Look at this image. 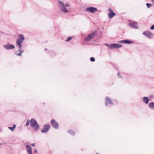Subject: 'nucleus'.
Masks as SVG:
<instances>
[{
  "label": "nucleus",
  "mask_w": 154,
  "mask_h": 154,
  "mask_svg": "<svg viewBox=\"0 0 154 154\" xmlns=\"http://www.w3.org/2000/svg\"><path fill=\"white\" fill-rule=\"evenodd\" d=\"M59 4L61 11L64 13H68L69 11L66 9V7H69V3H66L65 5L63 4L62 2L60 1L58 2Z\"/></svg>",
  "instance_id": "1"
},
{
  "label": "nucleus",
  "mask_w": 154,
  "mask_h": 154,
  "mask_svg": "<svg viewBox=\"0 0 154 154\" xmlns=\"http://www.w3.org/2000/svg\"><path fill=\"white\" fill-rule=\"evenodd\" d=\"M19 37L16 40V44L19 47L20 49L22 48V43L24 40V37L23 34H20L19 35Z\"/></svg>",
  "instance_id": "2"
},
{
  "label": "nucleus",
  "mask_w": 154,
  "mask_h": 154,
  "mask_svg": "<svg viewBox=\"0 0 154 154\" xmlns=\"http://www.w3.org/2000/svg\"><path fill=\"white\" fill-rule=\"evenodd\" d=\"M30 126L35 131H37L39 129V126L36 120L34 119H32L30 120Z\"/></svg>",
  "instance_id": "3"
},
{
  "label": "nucleus",
  "mask_w": 154,
  "mask_h": 154,
  "mask_svg": "<svg viewBox=\"0 0 154 154\" xmlns=\"http://www.w3.org/2000/svg\"><path fill=\"white\" fill-rule=\"evenodd\" d=\"M96 33V31L95 30L93 31L91 34H89L88 35L87 38H85V40L87 41L91 40L93 38L94 35Z\"/></svg>",
  "instance_id": "4"
},
{
  "label": "nucleus",
  "mask_w": 154,
  "mask_h": 154,
  "mask_svg": "<svg viewBox=\"0 0 154 154\" xmlns=\"http://www.w3.org/2000/svg\"><path fill=\"white\" fill-rule=\"evenodd\" d=\"M97 8L92 7H89L87 8L85 11L87 12L94 13L97 11Z\"/></svg>",
  "instance_id": "5"
},
{
  "label": "nucleus",
  "mask_w": 154,
  "mask_h": 154,
  "mask_svg": "<svg viewBox=\"0 0 154 154\" xmlns=\"http://www.w3.org/2000/svg\"><path fill=\"white\" fill-rule=\"evenodd\" d=\"M108 11H109V13L108 14V15L109 18H112L116 15L115 13L110 8H109Z\"/></svg>",
  "instance_id": "6"
},
{
  "label": "nucleus",
  "mask_w": 154,
  "mask_h": 154,
  "mask_svg": "<svg viewBox=\"0 0 154 154\" xmlns=\"http://www.w3.org/2000/svg\"><path fill=\"white\" fill-rule=\"evenodd\" d=\"M51 123L53 127L56 129H57L58 128V123L55 120L52 119L51 121Z\"/></svg>",
  "instance_id": "7"
},
{
  "label": "nucleus",
  "mask_w": 154,
  "mask_h": 154,
  "mask_svg": "<svg viewBox=\"0 0 154 154\" xmlns=\"http://www.w3.org/2000/svg\"><path fill=\"white\" fill-rule=\"evenodd\" d=\"M50 128V125H45L44 126V128L42 130V132L43 133H46L49 130Z\"/></svg>",
  "instance_id": "8"
},
{
  "label": "nucleus",
  "mask_w": 154,
  "mask_h": 154,
  "mask_svg": "<svg viewBox=\"0 0 154 154\" xmlns=\"http://www.w3.org/2000/svg\"><path fill=\"white\" fill-rule=\"evenodd\" d=\"M106 104V106L108 104L110 103V104H112V102L111 99L108 97H106L105 98Z\"/></svg>",
  "instance_id": "9"
},
{
  "label": "nucleus",
  "mask_w": 154,
  "mask_h": 154,
  "mask_svg": "<svg viewBox=\"0 0 154 154\" xmlns=\"http://www.w3.org/2000/svg\"><path fill=\"white\" fill-rule=\"evenodd\" d=\"M26 148L28 153L29 154H32L31 147L30 146L27 145L26 146Z\"/></svg>",
  "instance_id": "10"
},
{
  "label": "nucleus",
  "mask_w": 154,
  "mask_h": 154,
  "mask_svg": "<svg viewBox=\"0 0 154 154\" xmlns=\"http://www.w3.org/2000/svg\"><path fill=\"white\" fill-rule=\"evenodd\" d=\"M5 48L7 49H11L14 48V46L12 45H5Z\"/></svg>",
  "instance_id": "11"
},
{
  "label": "nucleus",
  "mask_w": 154,
  "mask_h": 154,
  "mask_svg": "<svg viewBox=\"0 0 154 154\" xmlns=\"http://www.w3.org/2000/svg\"><path fill=\"white\" fill-rule=\"evenodd\" d=\"M119 42L121 43L122 44L125 43L128 44L132 43L133 42H132L130 41L129 40H128L121 41H119Z\"/></svg>",
  "instance_id": "12"
},
{
  "label": "nucleus",
  "mask_w": 154,
  "mask_h": 154,
  "mask_svg": "<svg viewBox=\"0 0 154 154\" xmlns=\"http://www.w3.org/2000/svg\"><path fill=\"white\" fill-rule=\"evenodd\" d=\"M137 23H130L129 24V26H131L133 28H134L135 29H138V26H137Z\"/></svg>",
  "instance_id": "13"
},
{
  "label": "nucleus",
  "mask_w": 154,
  "mask_h": 154,
  "mask_svg": "<svg viewBox=\"0 0 154 154\" xmlns=\"http://www.w3.org/2000/svg\"><path fill=\"white\" fill-rule=\"evenodd\" d=\"M143 101L146 103L147 104L148 103L149 100L148 98L146 97H145L143 99Z\"/></svg>",
  "instance_id": "14"
},
{
  "label": "nucleus",
  "mask_w": 154,
  "mask_h": 154,
  "mask_svg": "<svg viewBox=\"0 0 154 154\" xmlns=\"http://www.w3.org/2000/svg\"><path fill=\"white\" fill-rule=\"evenodd\" d=\"M143 34L147 36H150L151 35V33L148 32H145L143 33Z\"/></svg>",
  "instance_id": "15"
},
{
  "label": "nucleus",
  "mask_w": 154,
  "mask_h": 154,
  "mask_svg": "<svg viewBox=\"0 0 154 154\" xmlns=\"http://www.w3.org/2000/svg\"><path fill=\"white\" fill-rule=\"evenodd\" d=\"M149 106L151 109H154V103H150Z\"/></svg>",
  "instance_id": "16"
},
{
  "label": "nucleus",
  "mask_w": 154,
  "mask_h": 154,
  "mask_svg": "<svg viewBox=\"0 0 154 154\" xmlns=\"http://www.w3.org/2000/svg\"><path fill=\"white\" fill-rule=\"evenodd\" d=\"M115 45V48H118L121 47L122 45H121L118 44H114Z\"/></svg>",
  "instance_id": "17"
},
{
  "label": "nucleus",
  "mask_w": 154,
  "mask_h": 154,
  "mask_svg": "<svg viewBox=\"0 0 154 154\" xmlns=\"http://www.w3.org/2000/svg\"><path fill=\"white\" fill-rule=\"evenodd\" d=\"M68 131L70 134H71L73 135H74L75 134V132L74 131H73L72 130H69Z\"/></svg>",
  "instance_id": "18"
},
{
  "label": "nucleus",
  "mask_w": 154,
  "mask_h": 154,
  "mask_svg": "<svg viewBox=\"0 0 154 154\" xmlns=\"http://www.w3.org/2000/svg\"><path fill=\"white\" fill-rule=\"evenodd\" d=\"M18 51H20L19 53H18L17 54V55L18 56H21L22 54V51L21 50H18Z\"/></svg>",
  "instance_id": "19"
},
{
  "label": "nucleus",
  "mask_w": 154,
  "mask_h": 154,
  "mask_svg": "<svg viewBox=\"0 0 154 154\" xmlns=\"http://www.w3.org/2000/svg\"><path fill=\"white\" fill-rule=\"evenodd\" d=\"M110 48H111V49L115 48V44H113L111 45L110 46Z\"/></svg>",
  "instance_id": "20"
},
{
  "label": "nucleus",
  "mask_w": 154,
  "mask_h": 154,
  "mask_svg": "<svg viewBox=\"0 0 154 154\" xmlns=\"http://www.w3.org/2000/svg\"><path fill=\"white\" fill-rule=\"evenodd\" d=\"M30 120H28L27 121L26 124V126H28V125H29L30 124Z\"/></svg>",
  "instance_id": "21"
},
{
  "label": "nucleus",
  "mask_w": 154,
  "mask_h": 154,
  "mask_svg": "<svg viewBox=\"0 0 154 154\" xmlns=\"http://www.w3.org/2000/svg\"><path fill=\"white\" fill-rule=\"evenodd\" d=\"M146 5L147 6L148 8H149L150 6H152V5L149 3H147Z\"/></svg>",
  "instance_id": "22"
},
{
  "label": "nucleus",
  "mask_w": 154,
  "mask_h": 154,
  "mask_svg": "<svg viewBox=\"0 0 154 154\" xmlns=\"http://www.w3.org/2000/svg\"><path fill=\"white\" fill-rule=\"evenodd\" d=\"M90 60L91 61H95V59L93 57H91L90 58Z\"/></svg>",
  "instance_id": "23"
},
{
  "label": "nucleus",
  "mask_w": 154,
  "mask_h": 154,
  "mask_svg": "<svg viewBox=\"0 0 154 154\" xmlns=\"http://www.w3.org/2000/svg\"><path fill=\"white\" fill-rule=\"evenodd\" d=\"M72 38L71 37H69L68 38H67V39L66 40V41H70L71 39Z\"/></svg>",
  "instance_id": "24"
},
{
  "label": "nucleus",
  "mask_w": 154,
  "mask_h": 154,
  "mask_svg": "<svg viewBox=\"0 0 154 154\" xmlns=\"http://www.w3.org/2000/svg\"><path fill=\"white\" fill-rule=\"evenodd\" d=\"M8 128L10 129L11 131H13L14 130V128H13V127H9Z\"/></svg>",
  "instance_id": "25"
},
{
  "label": "nucleus",
  "mask_w": 154,
  "mask_h": 154,
  "mask_svg": "<svg viewBox=\"0 0 154 154\" xmlns=\"http://www.w3.org/2000/svg\"><path fill=\"white\" fill-rule=\"evenodd\" d=\"M150 29H154V25H152L150 28Z\"/></svg>",
  "instance_id": "26"
},
{
  "label": "nucleus",
  "mask_w": 154,
  "mask_h": 154,
  "mask_svg": "<svg viewBox=\"0 0 154 154\" xmlns=\"http://www.w3.org/2000/svg\"><path fill=\"white\" fill-rule=\"evenodd\" d=\"M118 75L119 77V78H120V77L122 78V76H121V75L120 73H118Z\"/></svg>",
  "instance_id": "27"
},
{
  "label": "nucleus",
  "mask_w": 154,
  "mask_h": 154,
  "mask_svg": "<svg viewBox=\"0 0 154 154\" xmlns=\"http://www.w3.org/2000/svg\"><path fill=\"white\" fill-rule=\"evenodd\" d=\"M35 145V143H33L31 144V146H34Z\"/></svg>",
  "instance_id": "28"
},
{
  "label": "nucleus",
  "mask_w": 154,
  "mask_h": 154,
  "mask_svg": "<svg viewBox=\"0 0 154 154\" xmlns=\"http://www.w3.org/2000/svg\"><path fill=\"white\" fill-rule=\"evenodd\" d=\"M15 127H16V125H15L14 124L13 125V128L14 129L15 128Z\"/></svg>",
  "instance_id": "29"
},
{
  "label": "nucleus",
  "mask_w": 154,
  "mask_h": 154,
  "mask_svg": "<svg viewBox=\"0 0 154 154\" xmlns=\"http://www.w3.org/2000/svg\"><path fill=\"white\" fill-rule=\"evenodd\" d=\"M152 2L154 3V0H151Z\"/></svg>",
  "instance_id": "30"
},
{
  "label": "nucleus",
  "mask_w": 154,
  "mask_h": 154,
  "mask_svg": "<svg viewBox=\"0 0 154 154\" xmlns=\"http://www.w3.org/2000/svg\"><path fill=\"white\" fill-rule=\"evenodd\" d=\"M35 153H36V152H36V150H35Z\"/></svg>",
  "instance_id": "31"
},
{
  "label": "nucleus",
  "mask_w": 154,
  "mask_h": 154,
  "mask_svg": "<svg viewBox=\"0 0 154 154\" xmlns=\"http://www.w3.org/2000/svg\"><path fill=\"white\" fill-rule=\"evenodd\" d=\"M95 154H99L98 153H96Z\"/></svg>",
  "instance_id": "32"
},
{
  "label": "nucleus",
  "mask_w": 154,
  "mask_h": 154,
  "mask_svg": "<svg viewBox=\"0 0 154 154\" xmlns=\"http://www.w3.org/2000/svg\"><path fill=\"white\" fill-rule=\"evenodd\" d=\"M106 45L107 46H108V45H107L106 44Z\"/></svg>",
  "instance_id": "33"
}]
</instances>
